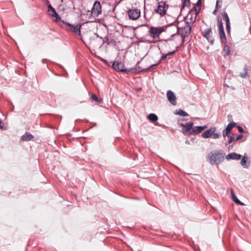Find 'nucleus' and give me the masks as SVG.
Returning <instances> with one entry per match:
<instances>
[{
    "instance_id": "30",
    "label": "nucleus",
    "mask_w": 251,
    "mask_h": 251,
    "mask_svg": "<svg viewBox=\"0 0 251 251\" xmlns=\"http://www.w3.org/2000/svg\"><path fill=\"white\" fill-rule=\"evenodd\" d=\"M212 135L214 139H218L220 137V134L218 133H215V132L212 133Z\"/></svg>"
},
{
    "instance_id": "2",
    "label": "nucleus",
    "mask_w": 251,
    "mask_h": 251,
    "mask_svg": "<svg viewBox=\"0 0 251 251\" xmlns=\"http://www.w3.org/2000/svg\"><path fill=\"white\" fill-rule=\"evenodd\" d=\"M193 22L194 21L193 20L192 18V15H191L190 22H185V25L181 27H177V32L180 35L183 40L186 37L188 36L190 34L191 31V26Z\"/></svg>"
},
{
    "instance_id": "20",
    "label": "nucleus",
    "mask_w": 251,
    "mask_h": 251,
    "mask_svg": "<svg viewBox=\"0 0 251 251\" xmlns=\"http://www.w3.org/2000/svg\"><path fill=\"white\" fill-rule=\"evenodd\" d=\"M218 26L219 28V31H224V27L223 25L222 19L220 17L218 18L217 19Z\"/></svg>"
},
{
    "instance_id": "35",
    "label": "nucleus",
    "mask_w": 251,
    "mask_h": 251,
    "mask_svg": "<svg viewBox=\"0 0 251 251\" xmlns=\"http://www.w3.org/2000/svg\"><path fill=\"white\" fill-rule=\"evenodd\" d=\"M54 9H55L54 8H53L51 5L50 4H49L48 5V11H52V10H53Z\"/></svg>"
},
{
    "instance_id": "34",
    "label": "nucleus",
    "mask_w": 251,
    "mask_h": 251,
    "mask_svg": "<svg viewBox=\"0 0 251 251\" xmlns=\"http://www.w3.org/2000/svg\"><path fill=\"white\" fill-rule=\"evenodd\" d=\"M242 138H243V135L242 134H240V135H238L236 138H235V140L237 141V140L241 139Z\"/></svg>"
},
{
    "instance_id": "41",
    "label": "nucleus",
    "mask_w": 251,
    "mask_h": 251,
    "mask_svg": "<svg viewBox=\"0 0 251 251\" xmlns=\"http://www.w3.org/2000/svg\"><path fill=\"white\" fill-rule=\"evenodd\" d=\"M197 4L199 5L201 4V0H198V1L197 2Z\"/></svg>"
},
{
    "instance_id": "38",
    "label": "nucleus",
    "mask_w": 251,
    "mask_h": 251,
    "mask_svg": "<svg viewBox=\"0 0 251 251\" xmlns=\"http://www.w3.org/2000/svg\"><path fill=\"white\" fill-rule=\"evenodd\" d=\"M218 9H216V8H215V9L214 10V11L213 12V14L214 15H216V13H217V11L218 10Z\"/></svg>"
},
{
    "instance_id": "33",
    "label": "nucleus",
    "mask_w": 251,
    "mask_h": 251,
    "mask_svg": "<svg viewBox=\"0 0 251 251\" xmlns=\"http://www.w3.org/2000/svg\"><path fill=\"white\" fill-rule=\"evenodd\" d=\"M237 128L239 132L243 133L244 132V129L241 126H238Z\"/></svg>"
},
{
    "instance_id": "40",
    "label": "nucleus",
    "mask_w": 251,
    "mask_h": 251,
    "mask_svg": "<svg viewBox=\"0 0 251 251\" xmlns=\"http://www.w3.org/2000/svg\"><path fill=\"white\" fill-rule=\"evenodd\" d=\"M168 56V54H164L162 57V59H164L165 58H166L167 57V56Z\"/></svg>"
},
{
    "instance_id": "6",
    "label": "nucleus",
    "mask_w": 251,
    "mask_h": 251,
    "mask_svg": "<svg viewBox=\"0 0 251 251\" xmlns=\"http://www.w3.org/2000/svg\"><path fill=\"white\" fill-rule=\"evenodd\" d=\"M66 29L68 30L74 32L76 34L80 36L81 32H80V28L81 25L79 24H77L76 25H72L69 23H66Z\"/></svg>"
},
{
    "instance_id": "19",
    "label": "nucleus",
    "mask_w": 251,
    "mask_h": 251,
    "mask_svg": "<svg viewBox=\"0 0 251 251\" xmlns=\"http://www.w3.org/2000/svg\"><path fill=\"white\" fill-rule=\"evenodd\" d=\"M148 119L151 122H154L158 120V117L153 113H151L148 116Z\"/></svg>"
},
{
    "instance_id": "10",
    "label": "nucleus",
    "mask_w": 251,
    "mask_h": 251,
    "mask_svg": "<svg viewBox=\"0 0 251 251\" xmlns=\"http://www.w3.org/2000/svg\"><path fill=\"white\" fill-rule=\"evenodd\" d=\"M167 97L169 101L173 105L176 104V97L174 93L171 90H168L167 92Z\"/></svg>"
},
{
    "instance_id": "9",
    "label": "nucleus",
    "mask_w": 251,
    "mask_h": 251,
    "mask_svg": "<svg viewBox=\"0 0 251 251\" xmlns=\"http://www.w3.org/2000/svg\"><path fill=\"white\" fill-rule=\"evenodd\" d=\"M113 67L116 70L120 71L121 72H126L127 70L125 68L124 64L122 62H119L118 61H114L113 63Z\"/></svg>"
},
{
    "instance_id": "46",
    "label": "nucleus",
    "mask_w": 251,
    "mask_h": 251,
    "mask_svg": "<svg viewBox=\"0 0 251 251\" xmlns=\"http://www.w3.org/2000/svg\"><path fill=\"white\" fill-rule=\"evenodd\" d=\"M190 16V14H188L187 16V17H188Z\"/></svg>"
},
{
    "instance_id": "27",
    "label": "nucleus",
    "mask_w": 251,
    "mask_h": 251,
    "mask_svg": "<svg viewBox=\"0 0 251 251\" xmlns=\"http://www.w3.org/2000/svg\"><path fill=\"white\" fill-rule=\"evenodd\" d=\"M222 0H217L215 8L219 9L222 6Z\"/></svg>"
},
{
    "instance_id": "14",
    "label": "nucleus",
    "mask_w": 251,
    "mask_h": 251,
    "mask_svg": "<svg viewBox=\"0 0 251 251\" xmlns=\"http://www.w3.org/2000/svg\"><path fill=\"white\" fill-rule=\"evenodd\" d=\"M206 128V126H193L192 134H198L201 133L203 129Z\"/></svg>"
},
{
    "instance_id": "29",
    "label": "nucleus",
    "mask_w": 251,
    "mask_h": 251,
    "mask_svg": "<svg viewBox=\"0 0 251 251\" xmlns=\"http://www.w3.org/2000/svg\"><path fill=\"white\" fill-rule=\"evenodd\" d=\"M190 5V1L189 0H184L183 7H189Z\"/></svg>"
},
{
    "instance_id": "8",
    "label": "nucleus",
    "mask_w": 251,
    "mask_h": 251,
    "mask_svg": "<svg viewBox=\"0 0 251 251\" xmlns=\"http://www.w3.org/2000/svg\"><path fill=\"white\" fill-rule=\"evenodd\" d=\"M128 17L132 20H137L140 16V10L135 9H130L128 11Z\"/></svg>"
},
{
    "instance_id": "22",
    "label": "nucleus",
    "mask_w": 251,
    "mask_h": 251,
    "mask_svg": "<svg viewBox=\"0 0 251 251\" xmlns=\"http://www.w3.org/2000/svg\"><path fill=\"white\" fill-rule=\"evenodd\" d=\"M222 15L223 17V19L226 21V23H230V20L228 16V15L226 12H224Z\"/></svg>"
},
{
    "instance_id": "43",
    "label": "nucleus",
    "mask_w": 251,
    "mask_h": 251,
    "mask_svg": "<svg viewBox=\"0 0 251 251\" xmlns=\"http://www.w3.org/2000/svg\"><path fill=\"white\" fill-rule=\"evenodd\" d=\"M210 43H211V44H213V40H211L210 41Z\"/></svg>"
},
{
    "instance_id": "42",
    "label": "nucleus",
    "mask_w": 251,
    "mask_h": 251,
    "mask_svg": "<svg viewBox=\"0 0 251 251\" xmlns=\"http://www.w3.org/2000/svg\"><path fill=\"white\" fill-rule=\"evenodd\" d=\"M131 71L132 72H134V71H136V70H135V69H134V68H132V69H131Z\"/></svg>"
},
{
    "instance_id": "15",
    "label": "nucleus",
    "mask_w": 251,
    "mask_h": 251,
    "mask_svg": "<svg viewBox=\"0 0 251 251\" xmlns=\"http://www.w3.org/2000/svg\"><path fill=\"white\" fill-rule=\"evenodd\" d=\"M241 165L245 168H248L250 161L247 156L244 155L240 162Z\"/></svg>"
},
{
    "instance_id": "3",
    "label": "nucleus",
    "mask_w": 251,
    "mask_h": 251,
    "mask_svg": "<svg viewBox=\"0 0 251 251\" xmlns=\"http://www.w3.org/2000/svg\"><path fill=\"white\" fill-rule=\"evenodd\" d=\"M166 27L165 26L162 27H150L149 29L150 36L154 38H158L160 34L163 32L165 31Z\"/></svg>"
},
{
    "instance_id": "11",
    "label": "nucleus",
    "mask_w": 251,
    "mask_h": 251,
    "mask_svg": "<svg viewBox=\"0 0 251 251\" xmlns=\"http://www.w3.org/2000/svg\"><path fill=\"white\" fill-rule=\"evenodd\" d=\"M236 123L234 122L230 123L227 125L226 128L223 131V135L224 137L227 136L232 130V128L235 126Z\"/></svg>"
},
{
    "instance_id": "36",
    "label": "nucleus",
    "mask_w": 251,
    "mask_h": 251,
    "mask_svg": "<svg viewBox=\"0 0 251 251\" xmlns=\"http://www.w3.org/2000/svg\"><path fill=\"white\" fill-rule=\"evenodd\" d=\"M247 72H246L244 74H242V73H241V74H240V76H241V77H245V76H246V75H247Z\"/></svg>"
},
{
    "instance_id": "28",
    "label": "nucleus",
    "mask_w": 251,
    "mask_h": 251,
    "mask_svg": "<svg viewBox=\"0 0 251 251\" xmlns=\"http://www.w3.org/2000/svg\"><path fill=\"white\" fill-rule=\"evenodd\" d=\"M228 140L227 143H226V145L231 143L233 142V141L235 140V137H232L231 136H228Z\"/></svg>"
},
{
    "instance_id": "21",
    "label": "nucleus",
    "mask_w": 251,
    "mask_h": 251,
    "mask_svg": "<svg viewBox=\"0 0 251 251\" xmlns=\"http://www.w3.org/2000/svg\"><path fill=\"white\" fill-rule=\"evenodd\" d=\"M219 35L220 36L221 40L223 43H225L226 41V35L224 31H220Z\"/></svg>"
},
{
    "instance_id": "16",
    "label": "nucleus",
    "mask_w": 251,
    "mask_h": 251,
    "mask_svg": "<svg viewBox=\"0 0 251 251\" xmlns=\"http://www.w3.org/2000/svg\"><path fill=\"white\" fill-rule=\"evenodd\" d=\"M33 138V136L29 132H26L22 136V140L23 141H30Z\"/></svg>"
},
{
    "instance_id": "45",
    "label": "nucleus",
    "mask_w": 251,
    "mask_h": 251,
    "mask_svg": "<svg viewBox=\"0 0 251 251\" xmlns=\"http://www.w3.org/2000/svg\"><path fill=\"white\" fill-rule=\"evenodd\" d=\"M172 39H168V41H171Z\"/></svg>"
},
{
    "instance_id": "5",
    "label": "nucleus",
    "mask_w": 251,
    "mask_h": 251,
    "mask_svg": "<svg viewBox=\"0 0 251 251\" xmlns=\"http://www.w3.org/2000/svg\"><path fill=\"white\" fill-rule=\"evenodd\" d=\"M193 124V122L187 123L186 125L181 124L180 126L183 127L182 129V132L186 135L192 134Z\"/></svg>"
},
{
    "instance_id": "32",
    "label": "nucleus",
    "mask_w": 251,
    "mask_h": 251,
    "mask_svg": "<svg viewBox=\"0 0 251 251\" xmlns=\"http://www.w3.org/2000/svg\"><path fill=\"white\" fill-rule=\"evenodd\" d=\"M0 129L2 130L6 129V127L3 126V123L1 120H0Z\"/></svg>"
},
{
    "instance_id": "17",
    "label": "nucleus",
    "mask_w": 251,
    "mask_h": 251,
    "mask_svg": "<svg viewBox=\"0 0 251 251\" xmlns=\"http://www.w3.org/2000/svg\"><path fill=\"white\" fill-rule=\"evenodd\" d=\"M211 33L212 30L211 28H206L204 31L203 37L206 38L208 40H209L211 37Z\"/></svg>"
},
{
    "instance_id": "7",
    "label": "nucleus",
    "mask_w": 251,
    "mask_h": 251,
    "mask_svg": "<svg viewBox=\"0 0 251 251\" xmlns=\"http://www.w3.org/2000/svg\"><path fill=\"white\" fill-rule=\"evenodd\" d=\"M168 7V6L164 1H160L158 3V6L155 10L156 12L161 16H163L166 14Z\"/></svg>"
},
{
    "instance_id": "31",
    "label": "nucleus",
    "mask_w": 251,
    "mask_h": 251,
    "mask_svg": "<svg viewBox=\"0 0 251 251\" xmlns=\"http://www.w3.org/2000/svg\"><path fill=\"white\" fill-rule=\"evenodd\" d=\"M230 23H226V30L228 33H229L230 32Z\"/></svg>"
},
{
    "instance_id": "18",
    "label": "nucleus",
    "mask_w": 251,
    "mask_h": 251,
    "mask_svg": "<svg viewBox=\"0 0 251 251\" xmlns=\"http://www.w3.org/2000/svg\"><path fill=\"white\" fill-rule=\"evenodd\" d=\"M231 196H232V200L236 203H237V204H239L241 205H244L245 204H244L243 202H241V201H240L237 198V197L235 196V195L234 194L233 191L232 190H231Z\"/></svg>"
},
{
    "instance_id": "44",
    "label": "nucleus",
    "mask_w": 251,
    "mask_h": 251,
    "mask_svg": "<svg viewBox=\"0 0 251 251\" xmlns=\"http://www.w3.org/2000/svg\"><path fill=\"white\" fill-rule=\"evenodd\" d=\"M176 35V34H173L172 35V37H173L174 36H175Z\"/></svg>"
},
{
    "instance_id": "12",
    "label": "nucleus",
    "mask_w": 251,
    "mask_h": 251,
    "mask_svg": "<svg viewBox=\"0 0 251 251\" xmlns=\"http://www.w3.org/2000/svg\"><path fill=\"white\" fill-rule=\"evenodd\" d=\"M216 131V127H210L209 129L205 130L204 132H203L201 135L202 137L204 138H208L211 137L212 133L213 132H215Z\"/></svg>"
},
{
    "instance_id": "39",
    "label": "nucleus",
    "mask_w": 251,
    "mask_h": 251,
    "mask_svg": "<svg viewBox=\"0 0 251 251\" xmlns=\"http://www.w3.org/2000/svg\"><path fill=\"white\" fill-rule=\"evenodd\" d=\"M55 13H56V12L55 9H54L53 10H52L51 13L50 14L51 16H52V15H54V13L55 14Z\"/></svg>"
},
{
    "instance_id": "25",
    "label": "nucleus",
    "mask_w": 251,
    "mask_h": 251,
    "mask_svg": "<svg viewBox=\"0 0 251 251\" xmlns=\"http://www.w3.org/2000/svg\"><path fill=\"white\" fill-rule=\"evenodd\" d=\"M91 99L92 100L94 101L95 102L100 103L101 101L99 99L98 97L95 94H92L91 97Z\"/></svg>"
},
{
    "instance_id": "26",
    "label": "nucleus",
    "mask_w": 251,
    "mask_h": 251,
    "mask_svg": "<svg viewBox=\"0 0 251 251\" xmlns=\"http://www.w3.org/2000/svg\"><path fill=\"white\" fill-rule=\"evenodd\" d=\"M52 17L53 18H54L55 19H54V21H56V22H58V21H60L61 20V18L59 16V15L56 13H55V14L54 13V15H52Z\"/></svg>"
},
{
    "instance_id": "37",
    "label": "nucleus",
    "mask_w": 251,
    "mask_h": 251,
    "mask_svg": "<svg viewBox=\"0 0 251 251\" xmlns=\"http://www.w3.org/2000/svg\"><path fill=\"white\" fill-rule=\"evenodd\" d=\"M175 52H176V51H175V50H174V51H172V52H169V53H167V54H168V55H172L174 54L175 53Z\"/></svg>"
},
{
    "instance_id": "13",
    "label": "nucleus",
    "mask_w": 251,
    "mask_h": 251,
    "mask_svg": "<svg viewBox=\"0 0 251 251\" xmlns=\"http://www.w3.org/2000/svg\"><path fill=\"white\" fill-rule=\"evenodd\" d=\"M241 157H242V155L236 153L235 152H232V153H230L228 154H227L225 157V158L228 160H237L240 159Z\"/></svg>"
},
{
    "instance_id": "23",
    "label": "nucleus",
    "mask_w": 251,
    "mask_h": 251,
    "mask_svg": "<svg viewBox=\"0 0 251 251\" xmlns=\"http://www.w3.org/2000/svg\"><path fill=\"white\" fill-rule=\"evenodd\" d=\"M224 51L226 55H229L230 53V49L229 46L225 45L224 48Z\"/></svg>"
},
{
    "instance_id": "1",
    "label": "nucleus",
    "mask_w": 251,
    "mask_h": 251,
    "mask_svg": "<svg viewBox=\"0 0 251 251\" xmlns=\"http://www.w3.org/2000/svg\"><path fill=\"white\" fill-rule=\"evenodd\" d=\"M207 160L211 165H218L225 159V153L219 151L211 152L207 155Z\"/></svg>"
},
{
    "instance_id": "24",
    "label": "nucleus",
    "mask_w": 251,
    "mask_h": 251,
    "mask_svg": "<svg viewBox=\"0 0 251 251\" xmlns=\"http://www.w3.org/2000/svg\"><path fill=\"white\" fill-rule=\"evenodd\" d=\"M176 114L177 115H178L180 116H183V117L187 116L188 115V114L186 112H185L181 109H179L178 111H176Z\"/></svg>"
},
{
    "instance_id": "4",
    "label": "nucleus",
    "mask_w": 251,
    "mask_h": 251,
    "mask_svg": "<svg viewBox=\"0 0 251 251\" xmlns=\"http://www.w3.org/2000/svg\"><path fill=\"white\" fill-rule=\"evenodd\" d=\"M101 13V6L100 2L96 1L93 5V7L90 13V16L96 18L98 17Z\"/></svg>"
}]
</instances>
